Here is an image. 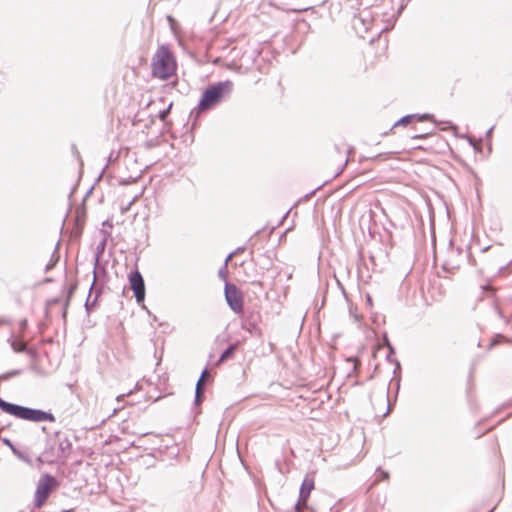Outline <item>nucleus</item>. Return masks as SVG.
I'll return each instance as SVG.
<instances>
[{
    "label": "nucleus",
    "mask_w": 512,
    "mask_h": 512,
    "mask_svg": "<svg viewBox=\"0 0 512 512\" xmlns=\"http://www.w3.org/2000/svg\"><path fill=\"white\" fill-rule=\"evenodd\" d=\"M345 162H346L345 157L341 156L340 160H339V163H338V165L336 167V170H335V174L336 175H338L342 171Z\"/></svg>",
    "instance_id": "nucleus-12"
},
{
    "label": "nucleus",
    "mask_w": 512,
    "mask_h": 512,
    "mask_svg": "<svg viewBox=\"0 0 512 512\" xmlns=\"http://www.w3.org/2000/svg\"><path fill=\"white\" fill-rule=\"evenodd\" d=\"M44 457L46 458V461H47V462H51V463H52V462H54V461H56L57 459H59V458H60V456H59V455H58L57 457H55V458L49 457V456L47 455V453H44Z\"/></svg>",
    "instance_id": "nucleus-15"
},
{
    "label": "nucleus",
    "mask_w": 512,
    "mask_h": 512,
    "mask_svg": "<svg viewBox=\"0 0 512 512\" xmlns=\"http://www.w3.org/2000/svg\"><path fill=\"white\" fill-rule=\"evenodd\" d=\"M209 376V371L207 369H205L198 382H197V385H196V398L199 399L200 398V395L203 391V385H204V382L206 381L207 377Z\"/></svg>",
    "instance_id": "nucleus-8"
},
{
    "label": "nucleus",
    "mask_w": 512,
    "mask_h": 512,
    "mask_svg": "<svg viewBox=\"0 0 512 512\" xmlns=\"http://www.w3.org/2000/svg\"><path fill=\"white\" fill-rule=\"evenodd\" d=\"M413 118L414 117L412 115H407V116L401 118L399 121H397L394 126L396 127L399 125H407L413 120Z\"/></svg>",
    "instance_id": "nucleus-11"
},
{
    "label": "nucleus",
    "mask_w": 512,
    "mask_h": 512,
    "mask_svg": "<svg viewBox=\"0 0 512 512\" xmlns=\"http://www.w3.org/2000/svg\"><path fill=\"white\" fill-rule=\"evenodd\" d=\"M176 70L177 62L171 50L165 45L159 46L151 61L153 77L167 80L176 74Z\"/></svg>",
    "instance_id": "nucleus-1"
},
{
    "label": "nucleus",
    "mask_w": 512,
    "mask_h": 512,
    "mask_svg": "<svg viewBox=\"0 0 512 512\" xmlns=\"http://www.w3.org/2000/svg\"><path fill=\"white\" fill-rule=\"evenodd\" d=\"M170 108H171V105L168 107V109H166V110H164V111H162V112L160 113V119H161V120H165V118H166L167 114H168V113H169V111H170Z\"/></svg>",
    "instance_id": "nucleus-14"
},
{
    "label": "nucleus",
    "mask_w": 512,
    "mask_h": 512,
    "mask_svg": "<svg viewBox=\"0 0 512 512\" xmlns=\"http://www.w3.org/2000/svg\"><path fill=\"white\" fill-rule=\"evenodd\" d=\"M3 323H4V321H3V320H0V325H1V324H3Z\"/></svg>",
    "instance_id": "nucleus-17"
},
{
    "label": "nucleus",
    "mask_w": 512,
    "mask_h": 512,
    "mask_svg": "<svg viewBox=\"0 0 512 512\" xmlns=\"http://www.w3.org/2000/svg\"><path fill=\"white\" fill-rule=\"evenodd\" d=\"M225 299L229 307L236 314H241L244 309V295L242 291L232 283H226L224 289Z\"/></svg>",
    "instance_id": "nucleus-5"
},
{
    "label": "nucleus",
    "mask_w": 512,
    "mask_h": 512,
    "mask_svg": "<svg viewBox=\"0 0 512 512\" xmlns=\"http://www.w3.org/2000/svg\"><path fill=\"white\" fill-rule=\"evenodd\" d=\"M3 323H4V321H3V320H0V325H1V324H3Z\"/></svg>",
    "instance_id": "nucleus-18"
},
{
    "label": "nucleus",
    "mask_w": 512,
    "mask_h": 512,
    "mask_svg": "<svg viewBox=\"0 0 512 512\" xmlns=\"http://www.w3.org/2000/svg\"><path fill=\"white\" fill-rule=\"evenodd\" d=\"M348 361L353 362L354 371H357V370H358V368H359V367H360V365H361L360 360H359V359H357V358H349V359H348Z\"/></svg>",
    "instance_id": "nucleus-13"
},
{
    "label": "nucleus",
    "mask_w": 512,
    "mask_h": 512,
    "mask_svg": "<svg viewBox=\"0 0 512 512\" xmlns=\"http://www.w3.org/2000/svg\"><path fill=\"white\" fill-rule=\"evenodd\" d=\"M314 489V481L311 478H305L302 482L301 488H300V501L297 504V509L299 510L301 506L306 505V501L311 493V491Z\"/></svg>",
    "instance_id": "nucleus-7"
},
{
    "label": "nucleus",
    "mask_w": 512,
    "mask_h": 512,
    "mask_svg": "<svg viewBox=\"0 0 512 512\" xmlns=\"http://www.w3.org/2000/svg\"><path fill=\"white\" fill-rule=\"evenodd\" d=\"M232 82L227 80L208 87L201 97L198 105L199 111H206L216 106L232 90Z\"/></svg>",
    "instance_id": "nucleus-2"
},
{
    "label": "nucleus",
    "mask_w": 512,
    "mask_h": 512,
    "mask_svg": "<svg viewBox=\"0 0 512 512\" xmlns=\"http://www.w3.org/2000/svg\"><path fill=\"white\" fill-rule=\"evenodd\" d=\"M12 348L15 352H23L26 349V343L23 341H14Z\"/></svg>",
    "instance_id": "nucleus-10"
},
{
    "label": "nucleus",
    "mask_w": 512,
    "mask_h": 512,
    "mask_svg": "<svg viewBox=\"0 0 512 512\" xmlns=\"http://www.w3.org/2000/svg\"><path fill=\"white\" fill-rule=\"evenodd\" d=\"M383 400L386 401L387 400V396L386 395H383Z\"/></svg>",
    "instance_id": "nucleus-16"
},
{
    "label": "nucleus",
    "mask_w": 512,
    "mask_h": 512,
    "mask_svg": "<svg viewBox=\"0 0 512 512\" xmlns=\"http://www.w3.org/2000/svg\"><path fill=\"white\" fill-rule=\"evenodd\" d=\"M0 408L4 412L11 414L13 416H16L18 418L24 419V420H29V421H34V422H43V421H48V420L52 419V416L49 413H46L41 410H34V409L18 406L15 404H11V403L5 402L1 398H0Z\"/></svg>",
    "instance_id": "nucleus-3"
},
{
    "label": "nucleus",
    "mask_w": 512,
    "mask_h": 512,
    "mask_svg": "<svg viewBox=\"0 0 512 512\" xmlns=\"http://www.w3.org/2000/svg\"><path fill=\"white\" fill-rule=\"evenodd\" d=\"M236 349H237V344H232L228 349H226L223 352V354L221 355V357L218 361V364H221L224 361H226L228 358H231L234 355V352L236 351Z\"/></svg>",
    "instance_id": "nucleus-9"
},
{
    "label": "nucleus",
    "mask_w": 512,
    "mask_h": 512,
    "mask_svg": "<svg viewBox=\"0 0 512 512\" xmlns=\"http://www.w3.org/2000/svg\"><path fill=\"white\" fill-rule=\"evenodd\" d=\"M128 280L136 301L142 303L145 299V284L141 273L138 270L131 272Z\"/></svg>",
    "instance_id": "nucleus-6"
},
{
    "label": "nucleus",
    "mask_w": 512,
    "mask_h": 512,
    "mask_svg": "<svg viewBox=\"0 0 512 512\" xmlns=\"http://www.w3.org/2000/svg\"><path fill=\"white\" fill-rule=\"evenodd\" d=\"M59 486L55 477L50 474H44L40 477L34 495V504L36 508H41L47 501L49 495Z\"/></svg>",
    "instance_id": "nucleus-4"
}]
</instances>
